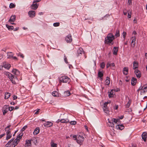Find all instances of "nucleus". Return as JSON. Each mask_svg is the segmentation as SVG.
<instances>
[{
  "mask_svg": "<svg viewBox=\"0 0 147 147\" xmlns=\"http://www.w3.org/2000/svg\"><path fill=\"white\" fill-rule=\"evenodd\" d=\"M114 39L115 36L112 33H109L105 38V41L107 44L112 45L114 44L113 40Z\"/></svg>",
  "mask_w": 147,
  "mask_h": 147,
  "instance_id": "nucleus-1",
  "label": "nucleus"
},
{
  "mask_svg": "<svg viewBox=\"0 0 147 147\" xmlns=\"http://www.w3.org/2000/svg\"><path fill=\"white\" fill-rule=\"evenodd\" d=\"M5 74H6V75L8 76V77L9 78L12 83L13 84H16V82L15 80V79H16V77L14 76L8 72H6Z\"/></svg>",
  "mask_w": 147,
  "mask_h": 147,
  "instance_id": "nucleus-2",
  "label": "nucleus"
},
{
  "mask_svg": "<svg viewBox=\"0 0 147 147\" xmlns=\"http://www.w3.org/2000/svg\"><path fill=\"white\" fill-rule=\"evenodd\" d=\"M74 140H76L78 144H81L84 141V138L82 136L77 135V138L75 139Z\"/></svg>",
  "mask_w": 147,
  "mask_h": 147,
  "instance_id": "nucleus-3",
  "label": "nucleus"
},
{
  "mask_svg": "<svg viewBox=\"0 0 147 147\" xmlns=\"http://www.w3.org/2000/svg\"><path fill=\"white\" fill-rule=\"evenodd\" d=\"M59 80L63 83H67L69 82L70 81V79L68 77L63 76L60 78Z\"/></svg>",
  "mask_w": 147,
  "mask_h": 147,
  "instance_id": "nucleus-4",
  "label": "nucleus"
},
{
  "mask_svg": "<svg viewBox=\"0 0 147 147\" xmlns=\"http://www.w3.org/2000/svg\"><path fill=\"white\" fill-rule=\"evenodd\" d=\"M140 90H141V92L142 93H145L147 91V84L144 85L143 86H140L138 91Z\"/></svg>",
  "mask_w": 147,
  "mask_h": 147,
  "instance_id": "nucleus-5",
  "label": "nucleus"
},
{
  "mask_svg": "<svg viewBox=\"0 0 147 147\" xmlns=\"http://www.w3.org/2000/svg\"><path fill=\"white\" fill-rule=\"evenodd\" d=\"M65 40L67 43H70L72 41L71 34H69L65 37Z\"/></svg>",
  "mask_w": 147,
  "mask_h": 147,
  "instance_id": "nucleus-6",
  "label": "nucleus"
},
{
  "mask_svg": "<svg viewBox=\"0 0 147 147\" xmlns=\"http://www.w3.org/2000/svg\"><path fill=\"white\" fill-rule=\"evenodd\" d=\"M84 53V51L83 49L81 47H80L79 48V49L77 50L76 55L77 57H78L80 56V55H81Z\"/></svg>",
  "mask_w": 147,
  "mask_h": 147,
  "instance_id": "nucleus-7",
  "label": "nucleus"
},
{
  "mask_svg": "<svg viewBox=\"0 0 147 147\" xmlns=\"http://www.w3.org/2000/svg\"><path fill=\"white\" fill-rule=\"evenodd\" d=\"M3 66L4 68L7 69H9L11 66L10 64L6 62H3Z\"/></svg>",
  "mask_w": 147,
  "mask_h": 147,
  "instance_id": "nucleus-8",
  "label": "nucleus"
},
{
  "mask_svg": "<svg viewBox=\"0 0 147 147\" xmlns=\"http://www.w3.org/2000/svg\"><path fill=\"white\" fill-rule=\"evenodd\" d=\"M9 111V106L8 105H5L3 108V114L4 115Z\"/></svg>",
  "mask_w": 147,
  "mask_h": 147,
  "instance_id": "nucleus-9",
  "label": "nucleus"
},
{
  "mask_svg": "<svg viewBox=\"0 0 147 147\" xmlns=\"http://www.w3.org/2000/svg\"><path fill=\"white\" fill-rule=\"evenodd\" d=\"M6 134V140H7L8 139H10L11 137V131H10L9 129L7 131Z\"/></svg>",
  "mask_w": 147,
  "mask_h": 147,
  "instance_id": "nucleus-10",
  "label": "nucleus"
},
{
  "mask_svg": "<svg viewBox=\"0 0 147 147\" xmlns=\"http://www.w3.org/2000/svg\"><path fill=\"white\" fill-rule=\"evenodd\" d=\"M35 11L33 10L30 11L28 13V14L29 17L31 18H33L34 17L35 15Z\"/></svg>",
  "mask_w": 147,
  "mask_h": 147,
  "instance_id": "nucleus-11",
  "label": "nucleus"
},
{
  "mask_svg": "<svg viewBox=\"0 0 147 147\" xmlns=\"http://www.w3.org/2000/svg\"><path fill=\"white\" fill-rule=\"evenodd\" d=\"M44 126L46 127H49L52 126L53 123L51 121H47L44 124Z\"/></svg>",
  "mask_w": 147,
  "mask_h": 147,
  "instance_id": "nucleus-12",
  "label": "nucleus"
},
{
  "mask_svg": "<svg viewBox=\"0 0 147 147\" xmlns=\"http://www.w3.org/2000/svg\"><path fill=\"white\" fill-rule=\"evenodd\" d=\"M33 3H33L31 5V9H32L36 10V9L38 7V4L36 3Z\"/></svg>",
  "mask_w": 147,
  "mask_h": 147,
  "instance_id": "nucleus-13",
  "label": "nucleus"
},
{
  "mask_svg": "<svg viewBox=\"0 0 147 147\" xmlns=\"http://www.w3.org/2000/svg\"><path fill=\"white\" fill-rule=\"evenodd\" d=\"M135 74L138 78H140L141 77L140 71L138 69L135 70Z\"/></svg>",
  "mask_w": 147,
  "mask_h": 147,
  "instance_id": "nucleus-14",
  "label": "nucleus"
},
{
  "mask_svg": "<svg viewBox=\"0 0 147 147\" xmlns=\"http://www.w3.org/2000/svg\"><path fill=\"white\" fill-rule=\"evenodd\" d=\"M132 41L131 42L132 47H134L136 44V38L135 36H133L131 37Z\"/></svg>",
  "mask_w": 147,
  "mask_h": 147,
  "instance_id": "nucleus-15",
  "label": "nucleus"
},
{
  "mask_svg": "<svg viewBox=\"0 0 147 147\" xmlns=\"http://www.w3.org/2000/svg\"><path fill=\"white\" fill-rule=\"evenodd\" d=\"M142 139L145 142L147 137V133L146 132H144L142 134Z\"/></svg>",
  "mask_w": 147,
  "mask_h": 147,
  "instance_id": "nucleus-16",
  "label": "nucleus"
},
{
  "mask_svg": "<svg viewBox=\"0 0 147 147\" xmlns=\"http://www.w3.org/2000/svg\"><path fill=\"white\" fill-rule=\"evenodd\" d=\"M31 145V141L29 140H26L24 146L25 147H28Z\"/></svg>",
  "mask_w": 147,
  "mask_h": 147,
  "instance_id": "nucleus-17",
  "label": "nucleus"
},
{
  "mask_svg": "<svg viewBox=\"0 0 147 147\" xmlns=\"http://www.w3.org/2000/svg\"><path fill=\"white\" fill-rule=\"evenodd\" d=\"M118 50V47H114L113 50V54L115 55H117Z\"/></svg>",
  "mask_w": 147,
  "mask_h": 147,
  "instance_id": "nucleus-18",
  "label": "nucleus"
},
{
  "mask_svg": "<svg viewBox=\"0 0 147 147\" xmlns=\"http://www.w3.org/2000/svg\"><path fill=\"white\" fill-rule=\"evenodd\" d=\"M16 16L15 15H12L11 16L9 20L8 21L9 22L11 23V22H14L16 20Z\"/></svg>",
  "mask_w": 147,
  "mask_h": 147,
  "instance_id": "nucleus-19",
  "label": "nucleus"
},
{
  "mask_svg": "<svg viewBox=\"0 0 147 147\" xmlns=\"http://www.w3.org/2000/svg\"><path fill=\"white\" fill-rule=\"evenodd\" d=\"M137 82V79L136 78H132L131 80V83L132 85H135Z\"/></svg>",
  "mask_w": 147,
  "mask_h": 147,
  "instance_id": "nucleus-20",
  "label": "nucleus"
},
{
  "mask_svg": "<svg viewBox=\"0 0 147 147\" xmlns=\"http://www.w3.org/2000/svg\"><path fill=\"white\" fill-rule=\"evenodd\" d=\"M128 68L127 67H124L123 71V74L125 75H127L128 73Z\"/></svg>",
  "mask_w": 147,
  "mask_h": 147,
  "instance_id": "nucleus-21",
  "label": "nucleus"
},
{
  "mask_svg": "<svg viewBox=\"0 0 147 147\" xmlns=\"http://www.w3.org/2000/svg\"><path fill=\"white\" fill-rule=\"evenodd\" d=\"M13 73L16 75H19L20 74V72L16 69H13L12 71Z\"/></svg>",
  "mask_w": 147,
  "mask_h": 147,
  "instance_id": "nucleus-22",
  "label": "nucleus"
},
{
  "mask_svg": "<svg viewBox=\"0 0 147 147\" xmlns=\"http://www.w3.org/2000/svg\"><path fill=\"white\" fill-rule=\"evenodd\" d=\"M116 128L117 129L122 130L124 128V126L122 125H119L116 126Z\"/></svg>",
  "mask_w": 147,
  "mask_h": 147,
  "instance_id": "nucleus-23",
  "label": "nucleus"
},
{
  "mask_svg": "<svg viewBox=\"0 0 147 147\" xmlns=\"http://www.w3.org/2000/svg\"><path fill=\"white\" fill-rule=\"evenodd\" d=\"M133 68L134 69H135L137 68L138 67V63L137 62L134 61L133 63Z\"/></svg>",
  "mask_w": 147,
  "mask_h": 147,
  "instance_id": "nucleus-24",
  "label": "nucleus"
},
{
  "mask_svg": "<svg viewBox=\"0 0 147 147\" xmlns=\"http://www.w3.org/2000/svg\"><path fill=\"white\" fill-rule=\"evenodd\" d=\"M109 123L108 124V125L109 127H114V123L113 122L110 121L109 119H108Z\"/></svg>",
  "mask_w": 147,
  "mask_h": 147,
  "instance_id": "nucleus-25",
  "label": "nucleus"
},
{
  "mask_svg": "<svg viewBox=\"0 0 147 147\" xmlns=\"http://www.w3.org/2000/svg\"><path fill=\"white\" fill-rule=\"evenodd\" d=\"M13 54L11 52H9L7 53V58L9 59H11L13 57Z\"/></svg>",
  "mask_w": 147,
  "mask_h": 147,
  "instance_id": "nucleus-26",
  "label": "nucleus"
},
{
  "mask_svg": "<svg viewBox=\"0 0 147 147\" xmlns=\"http://www.w3.org/2000/svg\"><path fill=\"white\" fill-rule=\"evenodd\" d=\"M51 146V147H57V144L54 143L53 140H52L50 143Z\"/></svg>",
  "mask_w": 147,
  "mask_h": 147,
  "instance_id": "nucleus-27",
  "label": "nucleus"
},
{
  "mask_svg": "<svg viewBox=\"0 0 147 147\" xmlns=\"http://www.w3.org/2000/svg\"><path fill=\"white\" fill-rule=\"evenodd\" d=\"M63 94L64 96H67L70 95V93L69 90H67L64 92Z\"/></svg>",
  "mask_w": 147,
  "mask_h": 147,
  "instance_id": "nucleus-28",
  "label": "nucleus"
},
{
  "mask_svg": "<svg viewBox=\"0 0 147 147\" xmlns=\"http://www.w3.org/2000/svg\"><path fill=\"white\" fill-rule=\"evenodd\" d=\"M18 141L15 139V140L13 141V143L12 145V147H15L18 144Z\"/></svg>",
  "mask_w": 147,
  "mask_h": 147,
  "instance_id": "nucleus-29",
  "label": "nucleus"
},
{
  "mask_svg": "<svg viewBox=\"0 0 147 147\" xmlns=\"http://www.w3.org/2000/svg\"><path fill=\"white\" fill-rule=\"evenodd\" d=\"M23 135V133H22L20 134L17 136V138L16 139V140L19 141V140L22 138V136Z\"/></svg>",
  "mask_w": 147,
  "mask_h": 147,
  "instance_id": "nucleus-30",
  "label": "nucleus"
},
{
  "mask_svg": "<svg viewBox=\"0 0 147 147\" xmlns=\"http://www.w3.org/2000/svg\"><path fill=\"white\" fill-rule=\"evenodd\" d=\"M39 132V128L38 127H37L34 130L33 133L34 134L37 135L38 134Z\"/></svg>",
  "mask_w": 147,
  "mask_h": 147,
  "instance_id": "nucleus-31",
  "label": "nucleus"
},
{
  "mask_svg": "<svg viewBox=\"0 0 147 147\" xmlns=\"http://www.w3.org/2000/svg\"><path fill=\"white\" fill-rule=\"evenodd\" d=\"M110 78L109 77H107L106 78V79L105 80V84L106 85H109V84H110Z\"/></svg>",
  "mask_w": 147,
  "mask_h": 147,
  "instance_id": "nucleus-32",
  "label": "nucleus"
},
{
  "mask_svg": "<svg viewBox=\"0 0 147 147\" xmlns=\"http://www.w3.org/2000/svg\"><path fill=\"white\" fill-rule=\"evenodd\" d=\"M6 26L8 29L9 30H12L14 29L13 26H9L7 24H6Z\"/></svg>",
  "mask_w": 147,
  "mask_h": 147,
  "instance_id": "nucleus-33",
  "label": "nucleus"
},
{
  "mask_svg": "<svg viewBox=\"0 0 147 147\" xmlns=\"http://www.w3.org/2000/svg\"><path fill=\"white\" fill-rule=\"evenodd\" d=\"M60 121H61V123H67L69 122V120L67 119H61Z\"/></svg>",
  "mask_w": 147,
  "mask_h": 147,
  "instance_id": "nucleus-34",
  "label": "nucleus"
},
{
  "mask_svg": "<svg viewBox=\"0 0 147 147\" xmlns=\"http://www.w3.org/2000/svg\"><path fill=\"white\" fill-rule=\"evenodd\" d=\"M10 94L9 93H6L5 94V99H7L10 96Z\"/></svg>",
  "mask_w": 147,
  "mask_h": 147,
  "instance_id": "nucleus-35",
  "label": "nucleus"
},
{
  "mask_svg": "<svg viewBox=\"0 0 147 147\" xmlns=\"http://www.w3.org/2000/svg\"><path fill=\"white\" fill-rule=\"evenodd\" d=\"M131 102V100L129 99L128 102L125 105L126 108H129Z\"/></svg>",
  "mask_w": 147,
  "mask_h": 147,
  "instance_id": "nucleus-36",
  "label": "nucleus"
},
{
  "mask_svg": "<svg viewBox=\"0 0 147 147\" xmlns=\"http://www.w3.org/2000/svg\"><path fill=\"white\" fill-rule=\"evenodd\" d=\"M103 73L101 71H99L98 73V76L99 77L101 78L103 76ZM102 79V78H101Z\"/></svg>",
  "mask_w": 147,
  "mask_h": 147,
  "instance_id": "nucleus-37",
  "label": "nucleus"
},
{
  "mask_svg": "<svg viewBox=\"0 0 147 147\" xmlns=\"http://www.w3.org/2000/svg\"><path fill=\"white\" fill-rule=\"evenodd\" d=\"M115 36L116 38L119 36V30H116Z\"/></svg>",
  "mask_w": 147,
  "mask_h": 147,
  "instance_id": "nucleus-38",
  "label": "nucleus"
},
{
  "mask_svg": "<svg viewBox=\"0 0 147 147\" xmlns=\"http://www.w3.org/2000/svg\"><path fill=\"white\" fill-rule=\"evenodd\" d=\"M113 90H111V92L109 93L108 95H109V98H111L112 97H113Z\"/></svg>",
  "mask_w": 147,
  "mask_h": 147,
  "instance_id": "nucleus-39",
  "label": "nucleus"
},
{
  "mask_svg": "<svg viewBox=\"0 0 147 147\" xmlns=\"http://www.w3.org/2000/svg\"><path fill=\"white\" fill-rule=\"evenodd\" d=\"M52 95L54 96H56L58 95V94L57 92L54 91L52 92Z\"/></svg>",
  "mask_w": 147,
  "mask_h": 147,
  "instance_id": "nucleus-40",
  "label": "nucleus"
},
{
  "mask_svg": "<svg viewBox=\"0 0 147 147\" xmlns=\"http://www.w3.org/2000/svg\"><path fill=\"white\" fill-rule=\"evenodd\" d=\"M15 6H16L14 4H13L12 3H11L10 4L9 6V7L10 8H14V7H15Z\"/></svg>",
  "mask_w": 147,
  "mask_h": 147,
  "instance_id": "nucleus-41",
  "label": "nucleus"
},
{
  "mask_svg": "<svg viewBox=\"0 0 147 147\" xmlns=\"http://www.w3.org/2000/svg\"><path fill=\"white\" fill-rule=\"evenodd\" d=\"M104 111L107 114L109 113V111L107 108H105L103 109Z\"/></svg>",
  "mask_w": 147,
  "mask_h": 147,
  "instance_id": "nucleus-42",
  "label": "nucleus"
},
{
  "mask_svg": "<svg viewBox=\"0 0 147 147\" xmlns=\"http://www.w3.org/2000/svg\"><path fill=\"white\" fill-rule=\"evenodd\" d=\"M105 63L103 62L101 63L100 64V67L102 69H103L105 67Z\"/></svg>",
  "mask_w": 147,
  "mask_h": 147,
  "instance_id": "nucleus-43",
  "label": "nucleus"
},
{
  "mask_svg": "<svg viewBox=\"0 0 147 147\" xmlns=\"http://www.w3.org/2000/svg\"><path fill=\"white\" fill-rule=\"evenodd\" d=\"M119 120V119H116L113 118L112 119L111 121L112 122H113L114 123H117Z\"/></svg>",
  "mask_w": 147,
  "mask_h": 147,
  "instance_id": "nucleus-44",
  "label": "nucleus"
},
{
  "mask_svg": "<svg viewBox=\"0 0 147 147\" xmlns=\"http://www.w3.org/2000/svg\"><path fill=\"white\" fill-rule=\"evenodd\" d=\"M131 12L130 11H128V17L129 18L131 17Z\"/></svg>",
  "mask_w": 147,
  "mask_h": 147,
  "instance_id": "nucleus-45",
  "label": "nucleus"
},
{
  "mask_svg": "<svg viewBox=\"0 0 147 147\" xmlns=\"http://www.w3.org/2000/svg\"><path fill=\"white\" fill-rule=\"evenodd\" d=\"M60 25V23L59 22H56L54 23L53 24V25L55 27H57L59 26Z\"/></svg>",
  "mask_w": 147,
  "mask_h": 147,
  "instance_id": "nucleus-46",
  "label": "nucleus"
},
{
  "mask_svg": "<svg viewBox=\"0 0 147 147\" xmlns=\"http://www.w3.org/2000/svg\"><path fill=\"white\" fill-rule=\"evenodd\" d=\"M14 138H12L7 143V144H11V143L12 142L13 140H14Z\"/></svg>",
  "mask_w": 147,
  "mask_h": 147,
  "instance_id": "nucleus-47",
  "label": "nucleus"
},
{
  "mask_svg": "<svg viewBox=\"0 0 147 147\" xmlns=\"http://www.w3.org/2000/svg\"><path fill=\"white\" fill-rule=\"evenodd\" d=\"M70 124L72 125H75L76 124V122L75 121H70Z\"/></svg>",
  "mask_w": 147,
  "mask_h": 147,
  "instance_id": "nucleus-48",
  "label": "nucleus"
},
{
  "mask_svg": "<svg viewBox=\"0 0 147 147\" xmlns=\"http://www.w3.org/2000/svg\"><path fill=\"white\" fill-rule=\"evenodd\" d=\"M126 33L125 32H123L122 33L123 37L124 38V40L125 39Z\"/></svg>",
  "mask_w": 147,
  "mask_h": 147,
  "instance_id": "nucleus-49",
  "label": "nucleus"
},
{
  "mask_svg": "<svg viewBox=\"0 0 147 147\" xmlns=\"http://www.w3.org/2000/svg\"><path fill=\"white\" fill-rule=\"evenodd\" d=\"M14 109V108L13 107H9V111H11L13 110Z\"/></svg>",
  "mask_w": 147,
  "mask_h": 147,
  "instance_id": "nucleus-50",
  "label": "nucleus"
},
{
  "mask_svg": "<svg viewBox=\"0 0 147 147\" xmlns=\"http://www.w3.org/2000/svg\"><path fill=\"white\" fill-rule=\"evenodd\" d=\"M18 56H19L21 57H22L23 58L24 57V55L23 54H22L21 53H19L18 54Z\"/></svg>",
  "mask_w": 147,
  "mask_h": 147,
  "instance_id": "nucleus-51",
  "label": "nucleus"
},
{
  "mask_svg": "<svg viewBox=\"0 0 147 147\" xmlns=\"http://www.w3.org/2000/svg\"><path fill=\"white\" fill-rule=\"evenodd\" d=\"M64 60L65 61V62L66 63H68V61L67 60V58L66 57V56L65 55L64 56Z\"/></svg>",
  "mask_w": 147,
  "mask_h": 147,
  "instance_id": "nucleus-52",
  "label": "nucleus"
},
{
  "mask_svg": "<svg viewBox=\"0 0 147 147\" xmlns=\"http://www.w3.org/2000/svg\"><path fill=\"white\" fill-rule=\"evenodd\" d=\"M27 127V126H25L22 128L21 129L22 131H24Z\"/></svg>",
  "mask_w": 147,
  "mask_h": 147,
  "instance_id": "nucleus-53",
  "label": "nucleus"
},
{
  "mask_svg": "<svg viewBox=\"0 0 147 147\" xmlns=\"http://www.w3.org/2000/svg\"><path fill=\"white\" fill-rule=\"evenodd\" d=\"M72 137L74 138H75V139L77 137V135L76 136V135H73L72 136V135H70V136L71 137H72Z\"/></svg>",
  "mask_w": 147,
  "mask_h": 147,
  "instance_id": "nucleus-54",
  "label": "nucleus"
},
{
  "mask_svg": "<svg viewBox=\"0 0 147 147\" xmlns=\"http://www.w3.org/2000/svg\"><path fill=\"white\" fill-rule=\"evenodd\" d=\"M128 3L129 5H130L132 4L131 0H128Z\"/></svg>",
  "mask_w": 147,
  "mask_h": 147,
  "instance_id": "nucleus-55",
  "label": "nucleus"
},
{
  "mask_svg": "<svg viewBox=\"0 0 147 147\" xmlns=\"http://www.w3.org/2000/svg\"><path fill=\"white\" fill-rule=\"evenodd\" d=\"M11 144H7L5 146V147H11Z\"/></svg>",
  "mask_w": 147,
  "mask_h": 147,
  "instance_id": "nucleus-56",
  "label": "nucleus"
},
{
  "mask_svg": "<svg viewBox=\"0 0 147 147\" xmlns=\"http://www.w3.org/2000/svg\"><path fill=\"white\" fill-rule=\"evenodd\" d=\"M41 0H34L33 3H35L40 2Z\"/></svg>",
  "mask_w": 147,
  "mask_h": 147,
  "instance_id": "nucleus-57",
  "label": "nucleus"
},
{
  "mask_svg": "<svg viewBox=\"0 0 147 147\" xmlns=\"http://www.w3.org/2000/svg\"><path fill=\"white\" fill-rule=\"evenodd\" d=\"M107 103H106V102L104 104V108H107Z\"/></svg>",
  "mask_w": 147,
  "mask_h": 147,
  "instance_id": "nucleus-58",
  "label": "nucleus"
},
{
  "mask_svg": "<svg viewBox=\"0 0 147 147\" xmlns=\"http://www.w3.org/2000/svg\"><path fill=\"white\" fill-rule=\"evenodd\" d=\"M39 109H38L37 110H36V112H35L34 114H37L39 112Z\"/></svg>",
  "mask_w": 147,
  "mask_h": 147,
  "instance_id": "nucleus-59",
  "label": "nucleus"
},
{
  "mask_svg": "<svg viewBox=\"0 0 147 147\" xmlns=\"http://www.w3.org/2000/svg\"><path fill=\"white\" fill-rule=\"evenodd\" d=\"M13 100H15L17 98V97L15 95H13Z\"/></svg>",
  "mask_w": 147,
  "mask_h": 147,
  "instance_id": "nucleus-60",
  "label": "nucleus"
},
{
  "mask_svg": "<svg viewBox=\"0 0 147 147\" xmlns=\"http://www.w3.org/2000/svg\"><path fill=\"white\" fill-rule=\"evenodd\" d=\"M118 105H116L114 107V109L117 110L118 109Z\"/></svg>",
  "mask_w": 147,
  "mask_h": 147,
  "instance_id": "nucleus-61",
  "label": "nucleus"
},
{
  "mask_svg": "<svg viewBox=\"0 0 147 147\" xmlns=\"http://www.w3.org/2000/svg\"><path fill=\"white\" fill-rule=\"evenodd\" d=\"M110 66H111L110 65V63H108L107 65V68H108Z\"/></svg>",
  "mask_w": 147,
  "mask_h": 147,
  "instance_id": "nucleus-62",
  "label": "nucleus"
},
{
  "mask_svg": "<svg viewBox=\"0 0 147 147\" xmlns=\"http://www.w3.org/2000/svg\"><path fill=\"white\" fill-rule=\"evenodd\" d=\"M5 135V134H3L0 135V138H2Z\"/></svg>",
  "mask_w": 147,
  "mask_h": 147,
  "instance_id": "nucleus-63",
  "label": "nucleus"
},
{
  "mask_svg": "<svg viewBox=\"0 0 147 147\" xmlns=\"http://www.w3.org/2000/svg\"><path fill=\"white\" fill-rule=\"evenodd\" d=\"M134 22L135 23H137V21L136 20V18H135L133 20Z\"/></svg>",
  "mask_w": 147,
  "mask_h": 147,
  "instance_id": "nucleus-64",
  "label": "nucleus"
}]
</instances>
